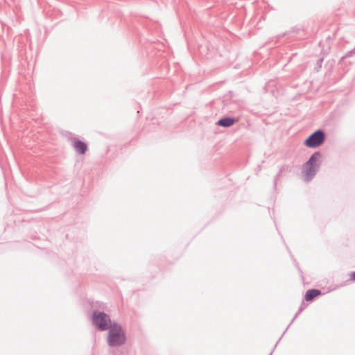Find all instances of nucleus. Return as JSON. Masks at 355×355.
<instances>
[{"mask_svg": "<svg viewBox=\"0 0 355 355\" xmlns=\"http://www.w3.org/2000/svg\"><path fill=\"white\" fill-rule=\"evenodd\" d=\"M93 322L100 330L104 331L108 328L110 320L105 313L96 312L93 315Z\"/></svg>", "mask_w": 355, "mask_h": 355, "instance_id": "nucleus-4", "label": "nucleus"}, {"mask_svg": "<svg viewBox=\"0 0 355 355\" xmlns=\"http://www.w3.org/2000/svg\"><path fill=\"white\" fill-rule=\"evenodd\" d=\"M72 141L73 146L77 153L80 154L85 153L87 150V146L85 142L77 139H73Z\"/></svg>", "mask_w": 355, "mask_h": 355, "instance_id": "nucleus-5", "label": "nucleus"}, {"mask_svg": "<svg viewBox=\"0 0 355 355\" xmlns=\"http://www.w3.org/2000/svg\"><path fill=\"white\" fill-rule=\"evenodd\" d=\"M125 341V333L117 324H111L109 327L107 343L110 346L123 345Z\"/></svg>", "mask_w": 355, "mask_h": 355, "instance_id": "nucleus-1", "label": "nucleus"}, {"mask_svg": "<svg viewBox=\"0 0 355 355\" xmlns=\"http://www.w3.org/2000/svg\"><path fill=\"white\" fill-rule=\"evenodd\" d=\"M324 139V133L321 130H318L310 135L304 144L309 148H317L323 144Z\"/></svg>", "mask_w": 355, "mask_h": 355, "instance_id": "nucleus-3", "label": "nucleus"}, {"mask_svg": "<svg viewBox=\"0 0 355 355\" xmlns=\"http://www.w3.org/2000/svg\"><path fill=\"white\" fill-rule=\"evenodd\" d=\"M236 121V119H234L233 118L227 117V118H224V119H220L218 121V125H219L220 126H224V127H229V126L233 125Z\"/></svg>", "mask_w": 355, "mask_h": 355, "instance_id": "nucleus-7", "label": "nucleus"}, {"mask_svg": "<svg viewBox=\"0 0 355 355\" xmlns=\"http://www.w3.org/2000/svg\"><path fill=\"white\" fill-rule=\"evenodd\" d=\"M319 153H314L304 165L303 174L306 180H310L315 173V164L320 158Z\"/></svg>", "mask_w": 355, "mask_h": 355, "instance_id": "nucleus-2", "label": "nucleus"}, {"mask_svg": "<svg viewBox=\"0 0 355 355\" xmlns=\"http://www.w3.org/2000/svg\"><path fill=\"white\" fill-rule=\"evenodd\" d=\"M350 278L351 279L355 281V272H353L350 274Z\"/></svg>", "mask_w": 355, "mask_h": 355, "instance_id": "nucleus-8", "label": "nucleus"}, {"mask_svg": "<svg viewBox=\"0 0 355 355\" xmlns=\"http://www.w3.org/2000/svg\"><path fill=\"white\" fill-rule=\"evenodd\" d=\"M321 291L318 289L308 290L305 295V300L308 302L313 300L315 297L319 296Z\"/></svg>", "mask_w": 355, "mask_h": 355, "instance_id": "nucleus-6", "label": "nucleus"}]
</instances>
